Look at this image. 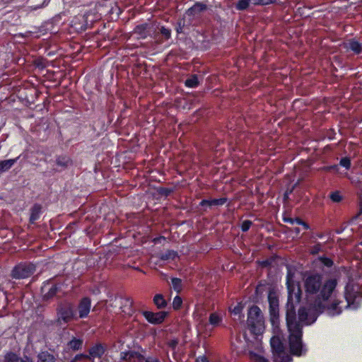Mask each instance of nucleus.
I'll return each mask as SVG.
<instances>
[{
	"label": "nucleus",
	"mask_w": 362,
	"mask_h": 362,
	"mask_svg": "<svg viewBox=\"0 0 362 362\" xmlns=\"http://www.w3.org/2000/svg\"><path fill=\"white\" fill-rule=\"evenodd\" d=\"M141 315L147 320V322L152 325H160L165 318L168 316L169 313L167 311H158L156 313L148 310L141 311Z\"/></svg>",
	"instance_id": "8"
},
{
	"label": "nucleus",
	"mask_w": 362,
	"mask_h": 362,
	"mask_svg": "<svg viewBox=\"0 0 362 362\" xmlns=\"http://www.w3.org/2000/svg\"><path fill=\"white\" fill-rule=\"evenodd\" d=\"M324 170H325L327 172H331V171L338 172L339 166H338V165H336V164L325 166V167H324Z\"/></svg>",
	"instance_id": "49"
},
{
	"label": "nucleus",
	"mask_w": 362,
	"mask_h": 362,
	"mask_svg": "<svg viewBox=\"0 0 362 362\" xmlns=\"http://www.w3.org/2000/svg\"><path fill=\"white\" fill-rule=\"evenodd\" d=\"M185 26V21L183 20H180L177 22L175 25V30L177 34H180L183 33V28Z\"/></svg>",
	"instance_id": "47"
},
{
	"label": "nucleus",
	"mask_w": 362,
	"mask_h": 362,
	"mask_svg": "<svg viewBox=\"0 0 362 362\" xmlns=\"http://www.w3.org/2000/svg\"><path fill=\"white\" fill-rule=\"evenodd\" d=\"M55 163L60 168V170H57V171H62L71 166L73 165V160L70 156L67 155H59L56 156Z\"/></svg>",
	"instance_id": "16"
},
{
	"label": "nucleus",
	"mask_w": 362,
	"mask_h": 362,
	"mask_svg": "<svg viewBox=\"0 0 362 362\" xmlns=\"http://www.w3.org/2000/svg\"><path fill=\"white\" fill-rule=\"evenodd\" d=\"M37 362H55V358L47 351H42L37 355Z\"/></svg>",
	"instance_id": "29"
},
{
	"label": "nucleus",
	"mask_w": 362,
	"mask_h": 362,
	"mask_svg": "<svg viewBox=\"0 0 362 362\" xmlns=\"http://www.w3.org/2000/svg\"><path fill=\"white\" fill-rule=\"evenodd\" d=\"M36 271V265L30 262H21L11 270V276L15 279H24L31 276Z\"/></svg>",
	"instance_id": "7"
},
{
	"label": "nucleus",
	"mask_w": 362,
	"mask_h": 362,
	"mask_svg": "<svg viewBox=\"0 0 362 362\" xmlns=\"http://www.w3.org/2000/svg\"><path fill=\"white\" fill-rule=\"evenodd\" d=\"M275 260V257H270L262 261H257V264L262 268L270 267L272 265V263Z\"/></svg>",
	"instance_id": "36"
},
{
	"label": "nucleus",
	"mask_w": 362,
	"mask_h": 362,
	"mask_svg": "<svg viewBox=\"0 0 362 362\" xmlns=\"http://www.w3.org/2000/svg\"><path fill=\"white\" fill-rule=\"evenodd\" d=\"M254 5H269L276 2V0H251Z\"/></svg>",
	"instance_id": "43"
},
{
	"label": "nucleus",
	"mask_w": 362,
	"mask_h": 362,
	"mask_svg": "<svg viewBox=\"0 0 362 362\" xmlns=\"http://www.w3.org/2000/svg\"><path fill=\"white\" fill-rule=\"evenodd\" d=\"M121 358L126 362H142L144 357L138 351H128L121 353Z\"/></svg>",
	"instance_id": "15"
},
{
	"label": "nucleus",
	"mask_w": 362,
	"mask_h": 362,
	"mask_svg": "<svg viewBox=\"0 0 362 362\" xmlns=\"http://www.w3.org/2000/svg\"><path fill=\"white\" fill-rule=\"evenodd\" d=\"M106 351V346L102 343H96L88 349L90 361H93L95 358H100Z\"/></svg>",
	"instance_id": "12"
},
{
	"label": "nucleus",
	"mask_w": 362,
	"mask_h": 362,
	"mask_svg": "<svg viewBox=\"0 0 362 362\" xmlns=\"http://www.w3.org/2000/svg\"><path fill=\"white\" fill-rule=\"evenodd\" d=\"M8 6V1L0 0V12L3 11Z\"/></svg>",
	"instance_id": "54"
},
{
	"label": "nucleus",
	"mask_w": 362,
	"mask_h": 362,
	"mask_svg": "<svg viewBox=\"0 0 362 362\" xmlns=\"http://www.w3.org/2000/svg\"><path fill=\"white\" fill-rule=\"evenodd\" d=\"M322 250V245L320 243H317L315 245H313L310 250V253L313 255H317Z\"/></svg>",
	"instance_id": "45"
},
{
	"label": "nucleus",
	"mask_w": 362,
	"mask_h": 362,
	"mask_svg": "<svg viewBox=\"0 0 362 362\" xmlns=\"http://www.w3.org/2000/svg\"><path fill=\"white\" fill-rule=\"evenodd\" d=\"M178 257L177 252L173 250H168L165 252L160 255V259L163 261L175 260Z\"/></svg>",
	"instance_id": "28"
},
{
	"label": "nucleus",
	"mask_w": 362,
	"mask_h": 362,
	"mask_svg": "<svg viewBox=\"0 0 362 362\" xmlns=\"http://www.w3.org/2000/svg\"><path fill=\"white\" fill-rule=\"evenodd\" d=\"M21 358L17 354L9 351L4 355V362H21Z\"/></svg>",
	"instance_id": "31"
},
{
	"label": "nucleus",
	"mask_w": 362,
	"mask_h": 362,
	"mask_svg": "<svg viewBox=\"0 0 362 362\" xmlns=\"http://www.w3.org/2000/svg\"><path fill=\"white\" fill-rule=\"evenodd\" d=\"M178 344L177 339H171L168 342V346L172 349H175Z\"/></svg>",
	"instance_id": "52"
},
{
	"label": "nucleus",
	"mask_w": 362,
	"mask_h": 362,
	"mask_svg": "<svg viewBox=\"0 0 362 362\" xmlns=\"http://www.w3.org/2000/svg\"><path fill=\"white\" fill-rule=\"evenodd\" d=\"M274 357V362H291L292 358L284 352L283 354L276 355Z\"/></svg>",
	"instance_id": "34"
},
{
	"label": "nucleus",
	"mask_w": 362,
	"mask_h": 362,
	"mask_svg": "<svg viewBox=\"0 0 362 362\" xmlns=\"http://www.w3.org/2000/svg\"><path fill=\"white\" fill-rule=\"evenodd\" d=\"M329 198L334 203H339L342 200V196L339 191L331 192L329 194Z\"/></svg>",
	"instance_id": "40"
},
{
	"label": "nucleus",
	"mask_w": 362,
	"mask_h": 362,
	"mask_svg": "<svg viewBox=\"0 0 362 362\" xmlns=\"http://www.w3.org/2000/svg\"><path fill=\"white\" fill-rule=\"evenodd\" d=\"M171 284H172L173 288L177 293H180L182 291V283L181 279L177 278V277H173L171 279Z\"/></svg>",
	"instance_id": "33"
},
{
	"label": "nucleus",
	"mask_w": 362,
	"mask_h": 362,
	"mask_svg": "<svg viewBox=\"0 0 362 362\" xmlns=\"http://www.w3.org/2000/svg\"><path fill=\"white\" fill-rule=\"evenodd\" d=\"M250 358L252 362H269L264 356L255 352H250Z\"/></svg>",
	"instance_id": "39"
},
{
	"label": "nucleus",
	"mask_w": 362,
	"mask_h": 362,
	"mask_svg": "<svg viewBox=\"0 0 362 362\" xmlns=\"http://www.w3.org/2000/svg\"><path fill=\"white\" fill-rule=\"evenodd\" d=\"M298 320H296L297 322H299L300 325H303V323L305 325H310L316 320L317 317H314L311 321H308V312L307 309L304 307H301L298 310Z\"/></svg>",
	"instance_id": "19"
},
{
	"label": "nucleus",
	"mask_w": 362,
	"mask_h": 362,
	"mask_svg": "<svg viewBox=\"0 0 362 362\" xmlns=\"http://www.w3.org/2000/svg\"><path fill=\"white\" fill-rule=\"evenodd\" d=\"M81 30H86V25H81L80 28Z\"/></svg>",
	"instance_id": "62"
},
{
	"label": "nucleus",
	"mask_w": 362,
	"mask_h": 362,
	"mask_svg": "<svg viewBox=\"0 0 362 362\" xmlns=\"http://www.w3.org/2000/svg\"><path fill=\"white\" fill-rule=\"evenodd\" d=\"M175 191V188H168L164 187H158L156 192L158 195L167 197L170 196Z\"/></svg>",
	"instance_id": "32"
},
{
	"label": "nucleus",
	"mask_w": 362,
	"mask_h": 362,
	"mask_svg": "<svg viewBox=\"0 0 362 362\" xmlns=\"http://www.w3.org/2000/svg\"><path fill=\"white\" fill-rule=\"evenodd\" d=\"M199 206H212L211 199H202L199 202Z\"/></svg>",
	"instance_id": "53"
},
{
	"label": "nucleus",
	"mask_w": 362,
	"mask_h": 362,
	"mask_svg": "<svg viewBox=\"0 0 362 362\" xmlns=\"http://www.w3.org/2000/svg\"><path fill=\"white\" fill-rule=\"evenodd\" d=\"M170 37L171 30L165 28V26H161L160 32L155 35V39L160 43L169 40Z\"/></svg>",
	"instance_id": "21"
},
{
	"label": "nucleus",
	"mask_w": 362,
	"mask_h": 362,
	"mask_svg": "<svg viewBox=\"0 0 362 362\" xmlns=\"http://www.w3.org/2000/svg\"><path fill=\"white\" fill-rule=\"evenodd\" d=\"M228 201L226 197L211 199L212 206H223Z\"/></svg>",
	"instance_id": "42"
},
{
	"label": "nucleus",
	"mask_w": 362,
	"mask_h": 362,
	"mask_svg": "<svg viewBox=\"0 0 362 362\" xmlns=\"http://www.w3.org/2000/svg\"><path fill=\"white\" fill-rule=\"evenodd\" d=\"M146 362H160L157 358H148L146 360Z\"/></svg>",
	"instance_id": "59"
},
{
	"label": "nucleus",
	"mask_w": 362,
	"mask_h": 362,
	"mask_svg": "<svg viewBox=\"0 0 362 362\" xmlns=\"http://www.w3.org/2000/svg\"><path fill=\"white\" fill-rule=\"evenodd\" d=\"M74 361L75 362H78L79 361H81V360H88L90 361V357L88 356V354H76L74 358Z\"/></svg>",
	"instance_id": "46"
},
{
	"label": "nucleus",
	"mask_w": 362,
	"mask_h": 362,
	"mask_svg": "<svg viewBox=\"0 0 362 362\" xmlns=\"http://www.w3.org/2000/svg\"><path fill=\"white\" fill-rule=\"evenodd\" d=\"M182 305V299L180 296H176L173 300V308L175 310H178Z\"/></svg>",
	"instance_id": "41"
},
{
	"label": "nucleus",
	"mask_w": 362,
	"mask_h": 362,
	"mask_svg": "<svg viewBox=\"0 0 362 362\" xmlns=\"http://www.w3.org/2000/svg\"><path fill=\"white\" fill-rule=\"evenodd\" d=\"M252 222L250 220H245L242 222V224H241V230L243 232H247L249 230V229L250 228V227L252 226Z\"/></svg>",
	"instance_id": "44"
},
{
	"label": "nucleus",
	"mask_w": 362,
	"mask_h": 362,
	"mask_svg": "<svg viewBox=\"0 0 362 362\" xmlns=\"http://www.w3.org/2000/svg\"><path fill=\"white\" fill-rule=\"evenodd\" d=\"M222 322V317L216 313H212L209 315V322L213 327H216L220 325Z\"/></svg>",
	"instance_id": "30"
},
{
	"label": "nucleus",
	"mask_w": 362,
	"mask_h": 362,
	"mask_svg": "<svg viewBox=\"0 0 362 362\" xmlns=\"http://www.w3.org/2000/svg\"><path fill=\"white\" fill-rule=\"evenodd\" d=\"M269 321L274 329L279 328V297L274 287H270L267 296Z\"/></svg>",
	"instance_id": "4"
},
{
	"label": "nucleus",
	"mask_w": 362,
	"mask_h": 362,
	"mask_svg": "<svg viewBox=\"0 0 362 362\" xmlns=\"http://www.w3.org/2000/svg\"><path fill=\"white\" fill-rule=\"evenodd\" d=\"M57 321L59 324H68L72 320H78L74 305L68 301L61 302L57 308Z\"/></svg>",
	"instance_id": "5"
},
{
	"label": "nucleus",
	"mask_w": 362,
	"mask_h": 362,
	"mask_svg": "<svg viewBox=\"0 0 362 362\" xmlns=\"http://www.w3.org/2000/svg\"><path fill=\"white\" fill-rule=\"evenodd\" d=\"M18 158L19 157L7 160H0V175L8 172L17 162Z\"/></svg>",
	"instance_id": "22"
},
{
	"label": "nucleus",
	"mask_w": 362,
	"mask_h": 362,
	"mask_svg": "<svg viewBox=\"0 0 362 362\" xmlns=\"http://www.w3.org/2000/svg\"><path fill=\"white\" fill-rule=\"evenodd\" d=\"M162 240H165V237H164L163 235H160L158 237L153 238V243L154 244H159L161 243Z\"/></svg>",
	"instance_id": "55"
},
{
	"label": "nucleus",
	"mask_w": 362,
	"mask_h": 362,
	"mask_svg": "<svg viewBox=\"0 0 362 362\" xmlns=\"http://www.w3.org/2000/svg\"><path fill=\"white\" fill-rule=\"evenodd\" d=\"M21 362H33V359L30 358L29 356H24L21 360Z\"/></svg>",
	"instance_id": "58"
},
{
	"label": "nucleus",
	"mask_w": 362,
	"mask_h": 362,
	"mask_svg": "<svg viewBox=\"0 0 362 362\" xmlns=\"http://www.w3.org/2000/svg\"><path fill=\"white\" fill-rule=\"evenodd\" d=\"M322 274L313 272L305 276L304 288L308 296H315L313 303L315 312L322 313L325 310V301H327L337 286L336 279H327L322 281Z\"/></svg>",
	"instance_id": "1"
},
{
	"label": "nucleus",
	"mask_w": 362,
	"mask_h": 362,
	"mask_svg": "<svg viewBox=\"0 0 362 362\" xmlns=\"http://www.w3.org/2000/svg\"><path fill=\"white\" fill-rule=\"evenodd\" d=\"M286 321L289 332L288 344L291 354L300 356L305 354L307 349L303 344V325L296 321V307L293 296L289 293L286 305Z\"/></svg>",
	"instance_id": "2"
},
{
	"label": "nucleus",
	"mask_w": 362,
	"mask_h": 362,
	"mask_svg": "<svg viewBox=\"0 0 362 362\" xmlns=\"http://www.w3.org/2000/svg\"><path fill=\"white\" fill-rule=\"evenodd\" d=\"M122 308H123V311L129 315H132L134 313V301L130 297H125L122 299Z\"/></svg>",
	"instance_id": "25"
},
{
	"label": "nucleus",
	"mask_w": 362,
	"mask_h": 362,
	"mask_svg": "<svg viewBox=\"0 0 362 362\" xmlns=\"http://www.w3.org/2000/svg\"><path fill=\"white\" fill-rule=\"evenodd\" d=\"M300 228H294V232L298 235L300 233Z\"/></svg>",
	"instance_id": "60"
},
{
	"label": "nucleus",
	"mask_w": 362,
	"mask_h": 362,
	"mask_svg": "<svg viewBox=\"0 0 362 362\" xmlns=\"http://www.w3.org/2000/svg\"><path fill=\"white\" fill-rule=\"evenodd\" d=\"M247 325L250 333L256 337L262 335L264 330V318L257 305H252L247 313Z\"/></svg>",
	"instance_id": "3"
},
{
	"label": "nucleus",
	"mask_w": 362,
	"mask_h": 362,
	"mask_svg": "<svg viewBox=\"0 0 362 362\" xmlns=\"http://www.w3.org/2000/svg\"><path fill=\"white\" fill-rule=\"evenodd\" d=\"M61 290V286L57 284H51L49 281H45L41 287V293L44 300L47 301L55 297Z\"/></svg>",
	"instance_id": "9"
},
{
	"label": "nucleus",
	"mask_w": 362,
	"mask_h": 362,
	"mask_svg": "<svg viewBox=\"0 0 362 362\" xmlns=\"http://www.w3.org/2000/svg\"><path fill=\"white\" fill-rule=\"evenodd\" d=\"M149 24L145 23L140 25H137L134 28V33L137 35L139 38L144 39L148 35Z\"/></svg>",
	"instance_id": "20"
},
{
	"label": "nucleus",
	"mask_w": 362,
	"mask_h": 362,
	"mask_svg": "<svg viewBox=\"0 0 362 362\" xmlns=\"http://www.w3.org/2000/svg\"><path fill=\"white\" fill-rule=\"evenodd\" d=\"M64 362H75V361H74V359H73V358H71V359L70 361H64Z\"/></svg>",
	"instance_id": "63"
},
{
	"label": "nucleus",
	"mask_w": 362,
	"mask_h": 362,
	"mask_svg": "<svg viewBox=\"0 0 362 362\" xmlns=\"http://www.w3.org/2000/svg\"><path fill=\"white\" fill-rule=\"evenodd\" d=\"M318 237H319L320 238H322V235H318Z\"/></svg>",
	"instance_id": "64"
},
{
	"label": "nucleus",
	"mask_w": 362,
	"mask_h": 362,
	"mask_svg": "<svg viewBox=\"0 0 362 362\" xmlns=\"http://www.w3.org/2000/svg\"><path fill=\"white\" fill-rule=\"evenodd\" d=\"M243 307L240 304H238L234 307L232 310V313L235 315H238L242 313Z\"/></svg>",
	"instance_id": "51"
},
{
	"label": "nucleus",
	"mask_w": 362,
	"mask_h": 362,
	"mask_svg": "<svg viewBox=\"0 0 362 362\" xmlns=\"http://www.w3.org/2000/svg\"><path fill=\"white\" fill-rule=\"evenodd\" d=\"M342 231H343V229H342V228H338V229H337V230H336V233H337V234H340V233H342Z\"/></svg>",
	"instance_id": "61"
},
{
	"label": "nucleus",
	"mask_w": 362,
	"mask_h": 362,
	"mask_svg": "<svg viewBox=\"0 0 362 362\" xmlns=\"http://www.w3.org/2000/svg\"><path fill=\"white\" fill-rule=\"evenodd\" d=\"M268 283L265 280H262L258 282L257 285L256 286L253 296V300L255 301L258 302L263 298Z\"/></svg>",
	"instance_id": "17"
},
{
	"label": "nucleus",
	"mask_w": 362,
	"mask_h": 362,
	"mask_svg": "<svg viewBox=\"0 0 362 362\" xmlns=\"http://www.w3.org/2000/svg\"><path fill=\"white\" fill-rule=\"evenodd\" d=\"M83 340L82 339H78L76 337H73L71 340H70L67 343V346L71 350L76 351L81 350L83 347Z\"/></svg>",
	"instance_id": "26"
},
{
	"label": "nucleus",
	"mask_w": 362,
	"mask_h": 362,
	"mask_svg": "<svg viewBox=\"0 0 362 362\" xmlns=\"http://www.w3.org/2000/svg\"><path fill=\"white\" fill-rule=\"evenodd\" d=\"M153 304L158 310H162L168 306V301L161 293L156 294L153 298Z\"/></svg>",
	"instance_id": "24"
},
{
	"label": "nucleus",
	"mask_w": 362,
	"mask_h": 362,
	"mask_svg": "<svg viewBox=\"0 0 362 362\" xmlns=\"http://www.w3.org/2000/svg\"><path fill=\"white\" fill-rule=\"evenodd\" d=\"M197 362H209L207 357L205 356H199L197 358Z\"/></svg>",
	"instance_id": "57"
},
{
	"label": "nucleus",
	"mask_w": 362,
	"mask_h": 362,
	"mask_svg": "<svg viewBox=\"0 0 362 362\" xmlns=\"http://www.w3.org/2000/svg\"><path fill=\"white\" fill-rule=\"evenodd\" d=\"M344 47L347 51L352 52L354 54L358 55L362 54V42L355 37L348 39L344 43Z\"/></svg>",
	"instance_id": "11"
},
{
	"label": "nucleus",
	"mask_w": 362,
	"mask_h": 362,
	"mask_svg": "<svg viewBox=\"0 0 362 362\" xmlns=\"http://www.w3.org/2000/svg\"><path fill=\"white\" fill-rule=\"evenodd\" d=\"M326 302L327 301H325V310L322 312V313L326 312L329 316H335L341 314L342 312L341 307L339 306L341 301L335 300L329 305H327ZM315 313L317 315L321 314V313Z\"/></svg>",
	"instance_id": "13"
},
{
	"label": "nucleus",
	"mask_w": 362,
	"mask_h": 362,
	"mask_svg": "<svg viewBox=\"0 0 362 362\" xmlns=\"http://www.w3.org/2000/svg\"><path fill=\"white\" fill-rule=\"evenodd\" d=\"M344 298L346 301V308L357 309L360 306V300L362 298V291L358 285L353 281H349L345 286Z\"/></svg>",
	"instance_id": "6"
},
{
	"label": "nucleus",
	"mask_w": 362,
	"mask_h": 362,
	"mask_svg": "<svg viewBox=\"0 0 362 362\" xmlns=\"http://www.w3.org/2000/svg\"><path fill=\"white\" fill-rule=\"evenodd\" d=\"M251 0H238L235 5V8L238 11H244L246 10L250 5V2Z\"/></svg>",
	"instance_id": "35"
},
{
	"label": "nucleus",
	"mask_w": 362,
	"mask_h": 362,
	"mask_svg": "<svg viewBox=\"0 0 362 362\" xmlns=\"http://www.w3.org/2000/svg\"><path fill=\"white\" fill-rule=\"evenodd\" d=\"M270 345L274 356L283 354L285 352L284 343L278 336H274L271 338Z\"/></svg>",
	"instance_id": "14"
},
{
	"label": "nucleus",
	"mask_w": 362,
	"mask_h": 362,
	"mask_svg": "<svg viewBox=\"0 0 362 362\" xmlns=\"http://www.w3.org/2000/svg\"><path fill=\"white\" fill-rule=\"evenodd\" d=\"M284 221L285 223H290V224H296V218H286V217H284L283 218Z\"/></svg>",
	"instance_id": "56"
},
{
	"label": "nucleus",
	"mask_w": 362,
	"mask_h": 362,
	"mask_svg": "<svg viewBox=\"0 0 362 362\" xmlns=\"http://www.w3.org/2000/svg\"><path fill=\"white\" fill-rule=\"evenodd\" d=\"M318 259L325 267L327 268H330L334 265L333 260L329 257L325 256H320L319 257Z\"/></svg>",
	"instance_id": "38"
},
{
	"label": "nucleus",
	"mask_w": 362,
	"mask_h": 362,
	"mask_svg": "<svg viewBox=\"0 0 362 362\" xmlns=\"http://www.w3.org/2000/svg\"><path fill=\"white\" fill-rule=\"evenodd\" d=\"M295 188V185L292 186L291 188L290 189H288L284 194V196H283V199H284V202H287L288 198H289V195L293 192V189Z\"/></svg>",
	"instance_id": "50"
},
{
	"label": "nucleus",
	"mask_w": 362,
	"mask_h": 362,
	"mask_svg": "<svg viewBox=\"0 0 362 362\" xmlns=\"http://www.w3.org/2000/svg\"><path fill=\"white\" fill-rule=\"evenodd\" d=\"M296 224L302 226L305 230L310 229L309 224L299 217L296 218Z\"/></svg>",
	"instance_id": "48"
},
{
	"label": "nucleus",
	"mask_w": 362,
	"mask_h": 362,
	"mask_svg": "<svg viewBox=\"0 0 362 362\" xmlns=\"http://www.w3.org/2000/svg\"><path fill=\"white\" fill-rule=\"evenodd\" d=\"M91 300L89 297H83L78 302L77 306V317L78 319L86 318L90 311Z\"/></svg>",
	"instance_id": "10"
},
{
	"label": "nucleus",
	"mask_w": 362,
	"mask_h": 362,
	"mask_svg": "<svg viewBox=\"0 0 362 362\" xmlns=\"http://www.w3.org/2000/svg\"><path fill=\"white\" fill-rule=\"evenodd\" d=\"M42 213V206L39 204H35L30 209V216L29 221L30 223H34L37 221Z\"/></svg>",
	"instance_id": "23"
},
{
	"label": "nucleus",
	"mask_w": 362,
	"mask_h": 362,
	"mask_svg": "<svg viewBox=\"0 0 362 362\" xmlns=\"http://www.w3.org/2000/svg\"><path fill=\"white\" fill-rule=\"evenodd\" d=\"M199 85V81L197 74L190 75L185 81V86L189 88H197Z\"/></svg>",
	"instance_id": "27"
},
{
	"label": "nucleus",
	"mask_w": 362,
	"mask_h": 362,
	"mask_svg": "<svg viewBox=\"0 0 362 362\" xmlns=\"http://www.w3.org/2000/svg\"><path fill=\"white\" fill-rule=\"evenodd\" d=\"M339 165L344 168L346 170H350L351 167V160L349 157H342L339 160Z\"/></svg>",
	"instance_id": "37"
},
{
	"label": "nucleus",
	"mask_w": 362,
	"mask_h": 362,
	"mask_svg": "<svg viewBox=\"0 0 362 362\" xmlns=\"http://www.w3.org/2000/svg\"><path fill=\"white\" fill-rule=\"evenodd\" d=\"M207 6L202 2H196L192 7L188 8L186 14L189 16H195L206 11Z\"/></svg>",
	"instance_id": "18"
}]
</instances>
